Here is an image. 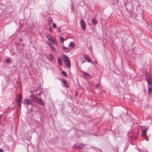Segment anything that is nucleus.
I'll return each instance as SVG.
<instances>
[{"label": "nucleus", "instance_id": "f257e3e1", "mask_svg": "<svg viewBox=\"0 0 152 152\" xmlns=\"http://www.w3.org/2000/svg\"><path fill=\"white\" fill-rule=\"evenodd\" d=\"M22 99V96L21 95L19 94L17 96L16 98V100L17 103H18L20 107L21 104Z\"/></svg>", "mask_w": 152, "mask_h": 152}, {"label": "nucleus", "instance_id": "f03ea898", "mask_svg": "<svg viewBox=\"0 0 152 152\" xmlns=\"http://www.w3.org/2000/svg\"><path fill=\"white\" fill-rule=\"evenodd\" d=\"M146 81L149 85H151L152 83V77L149 75H147L146 76Z\"/></svg>", "mask_w": 152, "mask_h": 152}, {"label": "nucleus", "instance_id": "7ed1b4c3", "mask_svg": "<svg viewBox=\"0 0 152 152\" xmlns=\"http://www.w3.org/2000/svg\"><path fill=\"white\" fill-rule=\"evenodd\" d=\"M34 102H37V104L40 105H44V102L42 99H39L37 97V99H36V101Z\"/></svg>", "mask_w": 152, "mask_h": 152}, {"label": "nucleus", "instance_id": "20e7f679", "mask_svg": "<svg viewBox=\"0 0 152 152\" xmlns=\"http://www.w3.org/2000/svg\"><path fill=\"white\" fill-rule=\"evenodd\" d=\"M80 26L83 30H86V24L84 21L83 19H81L80 21Z\"/></svg>", "mask_w": 152, "mask_h": 152}, {"label": "nucleus", "instance_id": "39448f33", "mask_svg": "<svg viewBox=\"0 0 152 152\" xmlns=\"http://www.w3.org/2000/svg\"><path fill=\"white\" fill-rule=\"evenodd\" d=\"M74 42H71L69 45H68V46L67 47H66L64 46V45H62V47L64 50H66L68 49L69 47H74Z\"/></svg>", "mask_w": 152, "mask_h": 152}, {"label": "nucleus", "instance_id": "423d86ee", "mask_svg": "<svg viewBox=\"0 0 152 152\" xmlns=\"http://www.w3.org/2000/svg\"><path fill=\"white\" fill-rule=\"evenodd\" d=\"M31 103V102L30 101L29 99L27 98L25 99L23 102V104L25 105H30Z\"/></svg>", "mask_w": 152, "mask_h": 152}, {"label": "nucleus", "instance_id": "0eeeda50", "mask_svg": "<svg viewBox=\"0 0 152 152\" xmlns=\"http://www.w3.org/2000/svg\"><path fill=\"white\" fill-rule=\"evenodd\" d=\"M63 58L64 62L66 61H68V60H70L67 56H63Z\"/></svg>", "mask_w": 152, "mask_h": 152}, {"label": "nucleus", "instance_id": "6e6552de", "mask_svg": "<svg viewBox=\"0 0 152 152\" xmlns=\"http://www.w3.org/2000/svg\"><path fill=\"white\" fill-rule=\"evenodd\" d=\"M66 66L68 68H70L71 66V64H70V60H68V61H66L64 62Z\"/></svg>", "mask_w": 152, "mask_h": 152}, {"label": "nucleus", "instance_id": "1a4fd4ad", "mask_svg": "<svg viewBox=\"0 0 152 152\" xmlns=\"http://www.w3.org/2000/svg\"><path fill=\"white\" fill-rule=\"evenodd\" d=\"M85 146V145L82 144H80L77 145V147L78 149H80L83 148Z\"/></svg>", "mask_w": 152, "mask_h": 152}, {"label": "nucleus", "instance_id": "9d476101", "mask_svg": "<svg viewBox=\"0 0 152 152\" xmlns=\"http://www.w3.org/2000/svg\"><path fill=\"white\" fill-rule=\"evenodd\" d=\"M148 130V128H145L142 131V134L143 136L145 135L146 134L147 131Z\"/></svg>", "mask_w": 152, "mask_h": 152}, {"label": "nucleus", "instance_id": "9b49d317", "mask_svg": "<svg viewBox=\"0 0 152 152\" xmlns=\"http://www.w3.org/2000/svg\"><path fill=\"white\" fill-rule=\"evenodd\" d=\"M46 36L47 38L49 41H51L53 39V37L50 34H47Z\"/></svg>", "mask_w": 152, "mask_h": 152}, {"label": "nucleus", "instance_id": "f8f14e48", "mask_svg": "<svg viewBox=\"0 0 152 152\" xmlns=\"http://www.w3.org/2000/svg\"><path fill=\"white\" fill-rule=\"evenodd\" d=\"M37 97L31 95L30 97V99L31 100H32L33 102H35L37 99Z\"/></svg>", "mask_w": 152, "mask_h": 152}, {"label": "nucleus", "instance_id": "ddd939ff", "mask_svg": "<svg viewBox=\"0 0 152 152\" xmlns=\"http://www.w3.org/2000/svg\"><path fill=\"white\" fill-rule=\"evenodd\" d=\"M84 57H85V58L86 60H87L88 62H91V60L90 57L88 56H87L86 55H85Z\"/></svg>", "mask_w": 152, "mask_h": 152}, {"label": "nucleus", "instance_id": "4468645a", "mask_svg": "<svg viewBox=\"0 0 152 152\" xmlns=\"http://www.w3.org/2000/svg\"><path fill=\"white\" fill-rule=\"evenodd\" d=\"M58 62L59 64L60 65H61L62 64V60L61 58H58Z\"/></svg>", "mask_w": 152, "mask_h": 152}, {"label": "nucleus", "instance_id": "2eb2a0df", "mask_svg": "<svg viewBox=\"0 0 152 152\" xmlns=\"http://www.w3.org/2000/svg\"><path fill=\"white\" fill-rule=\"evenodd\" d=\"M52 43L54 45H56L57 44V42L56 41V40L54 39V40L53 39L51 40Z\"/></svg>", "mask_w": 152, "mask_h": 152}, {"label": "nucleus", "instance_id": "dca6fc26", "mask_svg": "<svg viewBox=\"0 0 152 152\" xmlns=\"http://www.w3.org/2000/svg\"><path fill=\"white\" fill-rule=\"evenodd\" d=\"M60 40L61 41V43H63L64 40V39L63 37L62 36H60Z\"/></svg>", "mask_w": 152, "mask_h": 152}, {"label": "nucleus", "instance_id": "f3484780", "mask_svg": "<svg viewBox=\"0 0 152 152\" xmlns=\"http://www.w3.org/2000/svg\"><path fill=\"white\" fill-rule=\"evenodd\" d=\"M83 75L84 76L86 77H90V75L86 73H84L83 74Z\"/></svg>", "mask_w": 152, "mask_h": 152}, {"label": "nucleus", "instance_id": "a211bd4d", "mask_svg": "<svg viewBox=\"0 0 152 152\" xmlns=\"http://www.w3.org/2000/svg\"><path fill=\"white\" fill-rule=\"evenodd\" d=\"M62 74L65 76L66 77L67 76V74L66 72L65 71H63L62 72Z\"/></svg>", "mask_w": 152, "mask_h": 152}, {"label": "nucleus", "instance_id": "6ab92c4d", "mask_svg": "<svg viewBox=\"0 0 152 152\" xmlns=\"http://www.w3.org/2000/svg\"><path fill=\"white\" fill-rule=\"evenodd\" d=\"M51 48L52 50L54 51H55L56 50L55 48L53 47L52 46L50 47Z\"/></svg>", "mask_w": 152, "mask_h": 152}, {"label": "nucleus", "instance_id": "aec40b11", "mask_svg": "<svg viewBox=\"0 0 152 152\" xmlns=\"http://www.w3.org/2000/svg\"><path fill=\"white\" fill-rule=\"evenodd\" d=\"M53 26L54 28H57V26L56 24L55 23H53Z\"/></svg>", "mask_w": 152, "mask_h": 152}, {"label": "nucleus", "instance_id": "412c9836", "mask_svg": "<svg viewBox=\"0 0 152 152\" xmlns=\"http://www.w3.org/2000/svg\"><path fill=\"white\" fill-rule=\"evenodd\" d=\"M7 62L8 63H9L10 61V58H7L6 59Z\"/></svg>", "mask_w": 152, "mask_h": 152}, {"label": "nucleus", "instance_id": "4be33fe9", "mask_svg": "<svg viewBox=\"0 0 152 152\" xmlns=\"http://www.w3.org/2000/svg\"><path fill=\"white\" fill-rule=\"evenodd\" d=\"M151 87H150L149 88L148 90V93H149V94H151V93H150V91H151Z\"/></svg>", "mask_w": 152, "mask_h": 152}, {"label": "nucleus", "instance_id": "5701e85b", "mask_svg": "<svg viewBox=\"0 0 152 152\" xmlns=\"http://www.w3.org/2000/svg\"><path fill=\"white\" fill-rule=\"evenodd\" d=\"M48 21H49V23H52L53 22V20L51 19H49L48 20Z\"/></svg>", "mask_w": 152, "mask_h": 152}, {"label": "nucleus", "instance_id": "b1692460", "mask_svg": "<svg viewBox=\"0 0 152 152\" xmlns=\"http://www.w3.org/2000/svg\"><path fill=\"white\" fill-rule=\"evenodd\" d=\"M92 22L93 24H95V20H94V18H93L92 20Z\"/></svg>", "mask_w": 152, "mask_h": 152}, {"label": "nucleus", "instance_id": "393cba45", "mask_svg": "<svg viewBox=\"0 0 152 152\" xmlns=\"http://www.w3.org/2000/svg\"><path fill=\"white\" fill-rule=\"evenodd\" d=\"M57 30L59 32H60L61 31V28H58L57 29Z\"/></svg>", "mask_w": 152, "mask_h": 152}, {"label": "nucleus", "instance_id": "a878e982", "mask_svg": "<svg viewBox=\"0 0 152 152\" xmlns=\"http://www.w3.org/2000/svg\"><path fill=\"white\" fill-rule=\"evenodd\" d=\"M49 46L50 47V48L52 46L51 44L50 43H48Z\"/></svg>", "mask_w": 152, "mask_h": 152}, {"label": "nucleus", "instance_id": "bb28decb", "mask_svg": "<svg viewBox=\"0 0 152 152\" xmlns=\"http://www.w3.org/2000/svg\"><path fill=\"white\" fill-rule=\"evenodd\" d=\"M0 152H3V150L2 149H0Z\"/></svg>", "mask_w": 152, "mask_h": 152}, {"label": "nucleus", "instance_id": "cd10ccee", "mask_svg": "<svg viewBox=\"0 0 152 152\" xmlns=\"http://www.w3.org/2000/svg\"><path fill=\"white\" fill-rule=\"evenodd\" d=\"M98 86V85H96V86H95V87H96V88H97V87Z\"/></svg>", "mask_w": 152, "mask_h": 152}, {"label": "nucleus", "instance_id": "c85d7f7f", "mask_svg": "<svg viewBox=\"0 0 152 152\" xmlns=\"http://www.w3.org/2000/svg\"><path fill=\"white\" fill-rule=\"evenodd\" d=\"M146 140L147 141H148V139H147V138L146 137Z\"/></svg>", "mask_w": 152, "mask_h": 152}, {"label": "nucleus", "instance_id": "c756f323", "mask_svg": "<svg viewBox=\"0 0 152 152\" xmlns=\"http://www.w3.org/2000/svg\"><path fill=\"white\" fill-rule=\"evenodd\" d=\"M95 22H96V24L97 23V22L96 21H96H95Z\"/></svg>", "mask_w": 152, "mask_h": 152}]
</instances>
